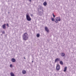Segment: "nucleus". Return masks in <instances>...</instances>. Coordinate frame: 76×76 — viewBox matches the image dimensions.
I'll use <instances>...</instances> for the list:
<instances>
[{
	"label": "nucleus",
	"mask_w": 76,
	"mask_h": 76,
	"mask_svg": "<svg viewBox=\"0 0 76 76\" xmlns=\"http://www.w3.org/2000/svg\"><path fill=\"white\" fill-rule=\"evenodd\" d=\"M55 22H56V23H58V21H55Z\"/></svg>",
	"instance_id": "nucleus-21"
},
{
	"label": "nucleus",
	"mask_w": 76,
	"mask_h": 76,
	"mask_svg": "<svg viewBox=\"0 0 76 76\" xmlns=\"http://www.w3.org/2000/svg\"><path fill=\"white\" fill-rule=\"evenodd\" d=\"M24 59H25V60L26 59V58L25 57H24Z\"/></svg>",
	"instance_id": "nucleus-25"
},
{
	"label": "nucleus",
	"mask_w": 76,
	"mask_h": 76,
	"mask_svg": "<svg viewBox=\"0 0 76 76\" xmlns=\"http://www.w3.org/2000/svg\"><path fill=\"white\" fill-rule=\"evenodd\" d=\"M10 75L11 76H15V75L12 72H11L10 73Z\"/></svg>",
	"instance_id": "nucleus-11"
},
{
	"label": "nucleus",
	"mask_w": 76,
	"mask_h": 76,
	"mask_svg": "<svg viewBox=\"0 0 76 76\" xmlns=\"http://www.w3.org/2000/svg\"><path fill=\"white\" fill-rule=\"evenodd\" d=\"M43 5L45 6H47V2H45L43 3Z\"/></svg>",
	"instance_id": "nucleus-14"
},
{
	"label": "nucleus",
	"mask_w": 76,
	"mask_h": 76,
	"mask_svg": "<svg viewBox=\"0 0 76 76\" xmlns=\"http://www.w3.org/2000/svg\"><path fill=\"white\" fill-rule=\"evenodd\" d=\"M31 16H33V14H31Z\"/></svg>",
	"instance_id": "nucleus-23"
},
{
	"label": "nucleus",
	"mask_w": 76,
	"mask_h": 76,
	"mask_svg": "<svg viewBox=\"0 0 76 76\" xmlns=\"http://www.w3.org/2000/svg\"><path fill=\"white\" fill-rule=\"evenodd\" d=\"M39 35H39V34H37V37H39Z\"/></svg>",
	"instance_id": "nucleus-16"
},
{
	"label": "nucleus",
	"mask_w": 76,
	"mask_h": 76,
	"mask_svg": "<svg viewBox=\"0 0 76 76\" xmlns=\"http://www.w3.org/2000/svg\"><path fill=\"white\" fill-rule=\"evenodd\" d=\"M56 69L57 70H60V65H57L56 67Z\"/></svg>",
	"instance_id": "nucleus-4"
},
{
	"label": "nucleus",
	"mask_w": 76,
	"mask_h": 76,
	"mask_svg": "<svg viewBox=\"0 0 76 76\" xmlns=\"http://www.w3.org/2000/svg\"><path fill=\"white\" fill-rule=\"evenodd\" d=\"M33 62H34V61H32V63H33Z\"/></svg>",
	"instance_id": "nucleus-26"
},
{
	"label": "nucleus",
	"mask_w": 76,
	"mask_h": 76,
	"mask_svg": "<svg viewBox=\"0 0 76 76\" xmlns=\"http://www.w3.org/2000/svg\"><path fill=\"white\" fill-rule=\"evenodd\" d=\"M29 1L31 2V0H29Z\"/></svg>",
	"instance_id": "nucleus-24"
},
{
	"label": "nucleus",
	"mask_w": 76,
	"mask_h": 76,
	"mask_svg": "<svg viewBox=\"0 0 76 76\" xmlns=\"http://www.w3.org/2000/svg\"><path fill=\"white\" fill-rule=\"evenodd\" d=\"M2 34H5V32H4V31L2 32Z\"/></svg>",
	"instance_id": "nucleus-19"
},
{
	"label": "nucleus",
	"mask_w": 76,
	"mask_h": 76,
	"mask_svg": "<svg viewBox=\"0 0 76 76\" xmlns=\"http://www.w3.org/2000/svg\"><path fill=\"white\" fill-rule=\"evenodd\" d=\"M61 55L62 57H64L65 56V54L64 53H61Z\"/></svg>",
	"instance_id": "nucleus-9"
},
{
	"label": "nucleus",
	"mask_w": 76,
	"mask_h": 76,
	"mask_svg": "<svg viewBox=\"0 0 76 76\" xmlns=\"http://www.w3.org/2000/svg\"><path fill=\"white\" fill-rule=\"evenodd\" d=\"M10 66L11 67H12V64H10Z\"/></svg>",
	"instance_id": "nucleus-20"
},
{
	"label": "nucleus",
	"mask_w": 76,
	"mask_h": 76,
	"mask_svg": "<svg viewBox=\"0 0 76 76\" xmlns=\"http://www.w3.org/2000/svg\"><path fill=\"white\" fill-rule=\"evenodd\" d=\"M26 18L27 20L28 21H31V20H32L31 18L29 15H28L27 14L26 15Z\"/></svg>",
	"instance_id": "nucleus-2"
},
{
	"label": "nucleus",
	"mask_w": 76,
	"mask_h": 76,
	"mask_svg": "<svg viewBox=\"0 0 76 76\" xmlns=\"http://www.w3.org/2000/svg\"><path fill=\"white\" fill-rule=\"evenodd\" d=\"M56 21H60V20H61L60 17H59L56 18Z\"/></svg>",
	"instance_id": "nucleus-3"
},
{
	"label": "nucleus",
	"mask_w": 76,
	"mask_h": 76,
	"mask_svg": "<svg viewBox=\"0 0 76 76\" xmlns=\"http://www.w3.org/2000/svg\"><path fill=\"white\" fill-rule=\"evenodd\" d=\"M52 20L53 21V22H54V21L55 20L54 18H52Z\"/></svg>",
	"instance_id": "nucleus-17"
},
{
	"label": "nucleus",
	"mask_w": 76,
	"mask_h": 76,
	"mask_svg": "<svg viewBox=\"0 0 76 76\" xmlns=\"http://www.w3.org/2000/svg\"><path fill=\"white\" fill-rule=\"evenodd\" d=\"M11 61L12 62H13V63H15V62L16 61V59L14 58H12L11 59Z\"/></svg>",
	"instance_id": "nucleus-7"
},
{
	"label": "nucleus",
	"mask_w": 76,
	"mask_h": 76,
	"mask_svg": "<svg viewBox=\"0 0 76 76\" xmlns=\"http://www.w3.org/2000/svg\"><path fill=\"white\" fill-rule=\"evenodd\" d=\"M7 26H8V27H9V24H8V23L7 24Z\"/></svg>",
	"instance_id": "nucleus-22"
},
{
	"label": "nucleus",
	"mask_w": 76,
	"mask_h": 76,
	"mask_svg": "<svg viewBox=\"0 0 76 76\" xmlns=\"http://www.w3.org/2000/svg\"><path fill=\"white\" fill-rule=\"evenodd\" d=\"M3 29H6V24H4L3 26Z\"/></svg>",
	"instance_id": "nucleus-12"
},
{
	"label": "nucleus",
	"mask_w": 76,
	"mask_h": 76,
	"mask_svg": "<svg viewBox=\"0 0 76 76\" xmlns=\"http://www.w3.org/2000/svg\"><path fill=\"white\" fill-rule=\"evenodd\" d=\"M60 61V59L59 58H57L55 60V63H56V62H57V61Z\"/></svg>",
	"instance_id": "nucleus-5"
},
{
	"label": "nucleus",
	"mask_w": 76,
	"mask_h": 76,
	"mask_svg": "<svg viewBox=\"0 0 76 76\" xmlns=\"http://www.w3.org/2000/svg\"><path fill=\"white\" fill-rule=\"evenodd\" d=\"M66 70H67V66H66L64 68V72H66Z\"/></svg>",
	"instance_id": "nucleus-10"
},
{
	"label": "nucleus",
	"mask_w": 76,
	"mask_h": 76,
	"mask_svg": "<svg viewBox=\"0 0 76 76\" xmlns=\"http://www.w3.org/2000/svg\"><path fill=\"white\" fill-rule=\"evenodd\" d=\"M45 30L46 32H49V30H48V28L47 27H45Z\"/></svg>",
	"instance_id": "nucleus-6"
},
{
	"label": "nucleus",
	"mask_w": 76,
	"mask_h": 76,
	"mask_svg": "<svg viewBox=\"0 0 76 76\" xmlns=\"http://www.w3.org/2000/svg\"><path fill=\"white\" fill-rule=\"evenodd\" d=\"M53 18H55V15H54V13L53 14Z\"/></svg>",
	"instance_id": "nucleus-18"
},
{
	"label": "nucleus",
	"mask_w": 76,
	"mask_h": 76,
	"mask_svg": "<svg viewBox=\"0 0 76 76\" xmlns=\"http://www.w3.org/2000/svg\"><path fill=\"white\" fill-rule=\"evenodd\" d=\"M39 9H40V10H41V9H42V6H39Z\"/></svg>",
	"instance_id": "nucleus-13"
},
{
	"label": "nucleus",
	"mask_w": 76,
	"mask_h": 76,
	"mask_svg": "<svg viewBox=\"0 0 76 76\" xmlns=\"http://www.w3.org/2000/svg\"><path fill=\"white\" fill-rule=\"evenodd\" d=\"M23 39L24 41H26L29 38V35L26 33H25L23 36Z\"/></svg>",
	"instance_id": "nucleus-1"
},
{
	"label": "nucleus",
	"mask_w": 76,
	"mask_h": 76,
	"mask_svg": "<svg viewBox=\"0 0 76 76\" xmlns=\"http://www.w3.org/2000/svg\"><path fill=\"white\" fill-rule=\"evenodd\" d=\"M60 63L62 65H63V62L62 61H60Z\"/></svg>",
	"instance_id": "nucleus-15"
},
{
	"label": "nucleus",
	"mask_w": 76,
	"mask_h": 76,
	"mask_svg": "<svg viewBox=\"0 0 76 76\" xmlns=\"http://www.w3.org/2000/svg\"><path fill=\"white\" fill-rule=\"evenodd\" d=\"M22 73L25 75V74H26V72L25 70H23L22 71Z\"/></svg>",
	"instance_id": "nucleus-8"
}]
</instances>
